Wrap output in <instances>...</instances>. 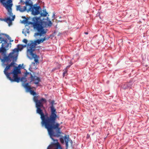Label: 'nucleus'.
Listing matches in <instances>:
<instances>
[{"instance_id": "nucleus-24", "label": "nucleus", "mask_w": 149, "mask_h": 149, "mask_svg": "<svg viewBox=\"0 0 149 149\" xmlns=\"http://www.w3.org/2000/svg\"><path fill=\"white\" fill-rule=\"evenodd\" d=\"M5 3L6 5L13 4L12 0H7L5 1Z\"/></svg>"}, {"instance_id": "nucleus-31", "label": "nucleus", "mask_w": 149, "mask_h": 149, "mask_svg": "<svg viewBox=\"0 0 149 149\" xmlns=\"http://www.w3.org/2000/svg\"><path fill=\"white\" fill-rule=\"evenodd\" d=\"M22 42H24V43H25V44H27V43L28 41H27V40L26 39H24L23 40Z\"/></svg>"}, {"instance_id": "nucleus-18", "label": "nucleus", "mask_w": 149, "mask_h": 149, "mask_svg": "<svg viewBox=\"0 0 149 149\" xmlns=\"http://www.w3.org/2000/svg\"><path fill=\"white\" fill-rule=\"evenodd\" d=\"M55 146L56 148L54 149H62V147L58 141L56 142V144Z\"/></svg>"}, {"instance_id": "nucleus-52", "label": "nucleus", "mask_w": 149, "mask_h": 149, "mask_svg": "<svg viewBox=\"0 0 149 149\" xmlns=\"http://www.w3.org/2000/svg\"><path fill=\"white\" fill-rule=\"evenodd\" d=\"M38 47H40V46H38Z\"/></svg>"}, {"instance_id": "nucleus-5", "label": "nucleus", "mask_w": 149, "mask_h": 149, "mask_svg": "<svg viewBox=\"0 0 149 149\" xmlns=\"http://www.w3.org/2000/svg\"><path fill=\"white\" fill-rule=\"evenodd\" d=\"M49 102L51 104V106L50 107V113L49 115L47 112H46L44 113L42 110V109H44L45 108L43 105V102L45 103L44 102H42L41 104L42 105L40 107V108L38 109V108L36 109V113L40 115V118L42 121L54 118H57V112L56 109L54 106V101L52 100L50 101V100H49Z\"/></svg>"}, {"instance_id": "nucleus-8", "label": "nucleus", "mask_w": 149, "mask_h": 149, "mask_svg": "<svg viewBox=\"0 0 149 149\" xmlns=\"http://www.w3.org/2000/svg\"><path fill=\"white\" fill-rule=\"evenodd\" d=\"M17 47L13 49L12 51L8 54L7 56L6 59L8 61H11L10 59L13 58L14 60H17L19 55V52L21 51L22 49V44H18L17 45Z\"/></svg>"}, {"instance_id": "nucleus-15", "label": "nucleus", "mask_w": 149, "mask_h": 149, "mask_svg": "<svg viewBox=\"0 0 149 149\" xmlns=\"http://www.w3.org/2000/svg\"><path fill=\"white\" fill-rule=\"evenodd\" d=\"M64 140L65 143L66 149H67L68 146V142L69 141V136L68 135H65L64 136Z\"/></svg>"}, {"instance_id": "nucleus-3", "label": "nucleus", "mask_w": 149, "mask_h": 149, "mask_svg": "<svg viewBox=\"0 0 149 149\" xmlns=\"http://www.w3.org/2000/svg\"><path fill=\"white\" fill-rule=\"evenodd\" d=\"M45 19H41L40 17H35L32 18V21L34 24L33 25L34 29L36 30L37 32L35 33L34 36H39L41 37L45 34L47 32V29L44 28L47 25L51 27L52 25L51 21L49 20L48 22L44 21Z\"/></svg>"}, {"instance_id": "nucleus-16", "label": "nucleus", "mask_w": 149, "mask_h": 149, "mask_svg": "<svg viewBox=\"0 0 149 149\" xmlns=\"http://www.w3.org/2000/svg\"><path fill=\"white\" fill-rule=\"evenodd\" d=\"M134 81L132 79H131L129 82H127L128 85V88H131L134 83Z\"/></svg>"}, {"instance_id": "nucleus-48", "label": "nucleus", "mask_w": 149, "mask_h": 149, "mask_svg": "<svg viewBox=\"0 0 149 149\" xmlns=\"http://www.w3.org/2000/svg\"><path fill=\"white\" fill-rule=\"evenodd\" d=\"M56 33V31H54V33H53V34H55Z\"/></svg>"}, {"instance_id": "nucleus-34", "label": "nucleus", "mask_w": 149, "mask_h": 149, "mask_svg": "<svg viewBox=\"0 0 149 149\" xmlns=\"http://www.w3.org/2000/svg\"><path fill=\"white\" fill-rule=\"evenodd\" d=\"M27 44H25V45H22V47L23 48V49L24 48V47H26V45H27Z\"/></svg>"}, {"instance_id": "nucleus-22", "label": "nucleus", "mask_w": 149, "mask_h": 149, "mask_svg": "<svg viewBox=\"0 0 149 149\" xmlns=\"http://www.w3.org/2000/svg\"><path fill=\"white\" fill-rule=\"evenodd\" d=\"M16 10L17 11L19 10L21 12H23L22 9L21 8V6L19 5L17 6Z\"/></svg>"}, {"instance_id": "nucleus-27", "label": "nucleus", "mask_w": 149, "mask_h": 149, "mask_svg": "<svg viewBox=\"0 0 149 149\" xmlns=\"http://www.w3.org/2000/svg\"><path fill=\"white\" fill-rule=\"evenodd\" d=\"M64 138L61 137L60 138V142L62 143H64Z\"/></svg>"}, {"instance_id": "nucleus-2", "label": "nucleus", "mask_w": 149, "mask_h": 149, "mask_svg": "<svg viewBox=\"0 0 149 149\" xmlns=\"http://www.w3.org/2000/svg\"><path fill=\"white\" fill-rule=\"evenodd\" d=\"M25 72H24L23 77H20L18 76L19 74H12L13 77L12 78L10 77V75L11 74L5 75L7 77V79H9L10 81L11 82H16L19 83L20 81L23 82L24 83L22 84H24V83L26 82L27 81V78L26 77L27 76L29 75L30 77L29 78H27L28 79H30L29 84H35L37 87L40 86V84L39 82L41 81L40 78L33 74H32L31 73L27 72V71L26 70Z\"/></svg>"}, {"instance_id": "nucleus-1", "label": "nucleus", "mask_w": 149, "mask_h": 149, "mask_svg": "<svg viewBox=\"0 0 149 149\" xmlns=\"http://www.w3.org/2000/svg\"><path fill=\"white\" fill-rule=\"evenodd\" d=\"M57 118H54L41 121L42 126H44L48 131L50 137L54 142L58 141L57 139H55L53 137H59L60 136L61 132L60 131V124L56 122Z\"/></svg>"}, {"instance_id": "nucleus-21", "label": "nucleus", "mask_w": 149, "mask_h": 149, "mask_svg": "<svg viewBox=\"0 0 149 149\" xmlns=\"http://www.w3.org/2000/svg\"><path fill=\"white\" fill-rule=\"evenodd\" d=\"M56 144V141L54 142H52V143L51 144L49 145L47 149H50L51 148H52L53 147V145H55Z\"/></svg>"}, {"instance_id": "nucleus-43", "label": "nucleus", "mask_w": 149, "mask_h": 149, "mask_svg": "<svg viewBox=\"0 0 149 149\" xmlns=\"http://www.w3.org/2000/svg\"><path fill=\"white\" fill-rule=\"evenodd\" d=\"M20 0V3H24V2L22 0Z\"/></svg>"}, {"instance_id": "nucleus-50", "label": "nucleus", "mask_w": 149, "mask_h": 149, "mask_svg": "<svg viewBox=\"0 0 149 149\" xmlns=\"http://www.w3.org/2000/svg\"><path fill=\"white\" fill-rule=\"evenodd\" d=\"M54 16H55V14L54 13L53 14V15L52 16V17H54Z\"/></svg>"}, {"instance_id": "nucleus-51", "label": "nucleus", "mask_w": 149, "mask_h": 149, "mask_svg": "<svg viewBox=\"0 0 149 149\" xmlns=\"http://www.w3.org/2000/svg\"><path fill=\"white\" fill-rule=\"evenodd\" d=\"M1 18H0V20L1 21Z\"/></svg>"}, {"instance_id": "nucleus-26", "label": "nucleus", "mask_w": 149, "mask_h": 149, "mask_svg": "<svg viewBox=\"0 0 149 149\" xmlns=\"http://www.w3.org/2000/svg\"><path fill=\"white\" fill-rule=\"evenodd\" d=\"M6 0H0V3L4 6L6 4L5 3V1Z\"/></svg>"}, {"instance_id": "nucleus-12", "label": "nucleus", "mask_w": 149, "mask_h": 149, "mask_svg": "<svg viewBox=\"0 0 149 149\" xmlns=\"http://www.w3.org/2000/svg\"><path fill=\"white\" fill-rule=\"evenodd\" d=\"M24 4L26 5V6H29L30 7L27 10L28 12L29 11H31L32 12L31 9H32L33 7V6H36V4L33 6V3L31 0H26L25 2H24V3H22L23 5Z\"/></svg>"}, {"instance_id": "nucleus-33", "label": "nucleus", "mask_w": 149, "mask_h": 149, "mask_svg": "<svg viewBox=\"0 0 149 149\" xmlns=\"http://www.w3.org/2000/svg\"><path fill=\"white\" fill-rule=\"evenodd\" d=\"M96 17H99L100 18H101L100 17V13L98 12L97 13L96 15Z\"/></svg>"}, {"instance_id": "nucleus-38", "label": "nucleus", "mask_w": 149, "mask_h": 149, "mask_svg": "<svg viewBox=\"0 0 149 149\" xmlns=\"http://www.w3.org/2000/svg\"><path fill=\"white\" fill-rule=\"evenodd\" d=\"M90 135L88 134H87V137H86L87 139H88L90 138Z\"/></svg>"}, {"instance_id": "nucleus-36", "label": "nucleus", "mask_w": 149, "mask_h": 149, "mask_svg": "<svg viewBox=\"0 0 149 149\" xmlns=\"http://www.w3.org/2000/svg\"><path fill=\"white\" fill-rule=\"evenodd\" d=\"M69 141L70 142V143H71V145H72V143H73L71 139H69Z\"/></svg>"}, {"instance_id": "nucleus-47", "label": "nucleus", "mask_w": 149, "mask_h": 149, "mask_svg": "<svg viewBox=\"0 0 149 149\" xmlns=\"http://www.w3.org/2000/svg\"><path fill=\"white\" fill-rule=\"evenodd\" d=\"M46 19L48 21L49 20V18L48 17H47V19Z\"/></svg>"}, {"instance_id": "nucleus-11", "label": "nucleus", "mask_w": 149, "mask_h": 149, "mask_svg": "<svg viewBox=\"0 0 149 149\" xmlns=\"http://www.w3.org/2000/svg\"><path fill=\"white\" fill-rule=\"evenodd\" d=\"M12 18H11L10 17H5L4 19L1 18V21H3L7 23L9 26L12 24V21H13L15 18V15H14L12 16Z\"/></svg>"}, {"instance_id": "nucleus-19", "label": "nucleus", "mask_w": 149, "mask_h": 149, "mask_svg": "<svg viewBox=\"0 0 149 149\" xmlns=\"http://www.w3.org/2000/svg\"><path fill=\"white\" fill-rule=\"evenodd\" d=\"M128 85L127 83L123 84L121 86V88L125 90L128 89Z\"/></svg>"}, {"instance_id": "nucleus-46", "label": "nucleus", "mask_w": 149, "mask_h": 149, "mask_svg": "<svg viewBox=\"0 0 149 149\" xmlns=\"http://www.w3.org/2000/svg\"><path fill=\"white\" fill-rule=\"evenodd\" d=\"M13 40H11V39L9 40L10 42H13Z\"/></svg>"}, {"instance_id": "nucleus-9", "label": "nucleus", "mask_w": 149, "mask_h": 149, "mask_svg": "<svg viewBox=\"0 0 149 149\" xmlns=\"http://www.w3.org/2000/svg\"><path fill=\"white\" fill-rule=\"evenodd\" d=\"M31 10L32 15H36L40 14V17H46L48 14V13L46 11L45 9H43V10L44 13H42L41 8L40 6L36 5V6H33L31 9Z\"/></svg>"}, {"instance_id": "nucleus-29", "label": "nucleus", "mask_w": 149, "mask_h": 149, "mask_svg": "<svg viewBox=\"0 0 149 149\" xmlns=\"http://www.w3.org/2000/svg\"><path fill=\"white\" fill-rule=\"evenodd\" d=\"M26 6H26H24V8L23 9H22V12H24V11H26L27 10L26 9V6Z\"/></svg>"}, {"instance_id": "nucleus-13", "label": "nucleus", "mask_w": 149, "mask_h": 149, "mask_svg": "<svg viewBox=\"0 0 149 149\" xmlns=\"http://www.w3.org/2000/svg\"><path fill=\"white\" fill-rule=\"evenodd\" d=\"M13 4L5 5L3 6L8 11L10 16H12L13 13H12V7Z\"/></svg>"}, {"instance_id": "nucleus-25", "label": "nucleus", "mask_w": 149, "mask_h": 149, "mask_svg": "<svg viewBox=\"0 0 149 149\" xmlns=\"http://www.w3.org/2000/svg\"><path fill=\"white\" fill-rule=\"evenodd\" d=\"M3 35L4 36L6 37L7 39L10 40L11 39V38L9 36L6 34L5 33H2L1 34Z\"/></svg>"}, {"instance_id": "nucleus-20", "label": "nucleus", "mask_w": 149, "mask_h": 149, "mask_svg": "<svg viewBox=\"0 0 149 149\" xmlns=\"http://www.w3.org/2000/svg\"><path fill=\"white\" fill-rule=\"evenodd\" d=\"M34 42L37 45L43 42L42 39H38L36 40Z\"/></svg>"}, {"instance_id": "nucleus-42", "label": "nucleus", "mask_w": 149, "mask_h": 149, "mask_svg": "<svg viewBox=\"0 0 149 149\" xmlns=\"http://www.w3.org/2000/svg\"><path fill=\"white\" fill-rule=\"evenodd\" d=\"M70 65H71V66L73 64V63L72 61H70L69 62Z\"/></svg>"}, {"instance_id": "nucleus-4", "label": "nucleus", "mask_w": 149, "mask_h": 149, "mask_svg": "<svg viewBox=\"0 0 149 149\" xmlns=\"http://www.w3.org/2000/svg\"><path fill=\"white\" fill-rule=\"evenodd\" d=\"M10 61H8L4 59L1 61L2 62V65L3 67L6 66L3 71L5 75L11 74H21V69H23L22 67L23 64H20L18 66H15V62L17 60H14L13 58L10 59Z\"/></svg>"}, {"instance_id": "nucleus-44", "label": "nucleus", "mask_w": 149, "mask_h": 149, "mask_svg": "<svg viewBox=\"0 0 149 149\" xmlns=\"http://www.w3.org/2000/svg\"><path fill=\"white\" fill-rule=\"evenodd\" d=\"M26 17L25 16H22V18L24 19H25V18H26Z\"/></svg>"}, {"instance_id": "nucleus-39", "label": "nucleus", "mask_w": 149, "mask_h": 149, "mask_svg": "<svg viewBox=\"0 0 149 149\" xmlns=\"http://www.w3.org/2000/svg\"><path fill=\"white\" fill-rule=\"evenodd\" d=\"M29 19V18L26 17V18H25V19H24L26 20V22L27 21H28Z\"/></svg>"}, {"instance_id": "nucleus-41", "label": "nucleus", "mask_w": 149, "mask_h": 149, "mask_svg": "<svg viewBox=\"0 0 149 149\" xmlns=\"http://www.w3.org/2000/svg\"><path fill=\"white\" fill-rule=\"evenodd\" d=\"M26 31V32H27V33H29V29H27Z\"/></svg>"}, {"instance_id": "nucleus-32", "label": "nucleus", "mask_w": 149, "mask_h": 149, "mask_svg": "<svg viewBox=\"0 0 149 149\" xmlns=\"http://www.w3.org/2000/svg\"><path fill=\"white\" fill-rule=\"evenodd\" d=\"M29 70L31 72H32L33 73V74H35V75H35V74H36V73L34 72H33V71L32 70H31V67H30Z\"/></svg>"}, {"instance_id": "nucleus-35", "label": "nucleus", "mask_w": 149, "mask_h": 149, "mask_svg": "<svg viewBox=\"0 0 149 149\" xmlns=\"http://www.w3.org/2000/svg\"><path fill=\"white\" fill-rule=\"evenodd\" d=\"M22 23H24V24H26V20H25L24 19L23 20V21L22 22Z\"/></svg>"}, {"instance_id": "nucleus-40", "label": "nucleus", "mask_w": 149, "mask_h": 149, "mask_svg": "<svg viewBox=\"0 0 149 149\" xmlns=\"http://www.w3.org/2000/svg\"><path fill=\"white\" fill-rule=\"evenodd\" d=\"M70 66L71 65H68L65 68H66V69H67V68H69L70 67Z\"/></svg>"}, {"instance_id": "nucleus-7", "label": "nucleus", "mask_w": 149, "mask_h": 149, "mask_svg": "<svg viewBox=\"0 0 149 149\" xmlns=\"http://www.w3.org/2000/svg\"><path fill=\"white\" fill-rule=\"evenodd\" d=\"M2 33H0V43L2 44L0 47V61L4 59H6L8 55L7 52L9 49L8 40L3 37Z\"/></svg>"}, {"instance_id": "nucleus-17", "label": "nucleus", "mask_w": 149, "mask_h": 149, "mask_svg": "<svg viewBox=\"0 0 149 149\" xmlns=\"http://www.w3.org/2000/svg\"><path fill=\"white\" fill-rule=\"evenodd\" d=\"M31 57L32 58H32H34V61L35 63H39L38 60V58H39V56L36 55H35V56H31Z\"/></svg>"}, {"instance_id": "nucleus-30", "label": "nucleus", "mask_w": 149, "mask_h": 149, "mask_svg": "<svg viewBox=\"0 0 149 149\" xmlns=\"http://www.w3.org/2000/svg\"><path fill=\"white\" fill-rule=\"evenodd\" d=\"M63 72L64 74H66V73H67V72H68V70H67V69H66V68H65L63 70Z\"/></svg>"}, {"instance_id": "nucleus-37", "label": "nucleus", "mask_w": 149, "mask_h": 149, "mask_svg": "<svg viewBox=\"0 0 149 149\" xmlns=\"http://www.w3.org/2000/svg\"><path fill=\"white\" fill-rule=\"evenodd\" d=\"M8 44H9V48H10V47H11V44L10 42L9 43L8 42Z\"/></svg>"}, {"instance_id": "nucleus-49", "label": "nucleus", "mask_w": 149, "mask_h": 149, "mask_svg": "<svg viewBox=\"0 0 149 149\" xmlns=\"http://www.w3.org/2000/svg\"><path fill=\"white\" fill-rule=\"evenodd\" d=\"M65 74H63V77H65Z\"/></svg>"}, {"instance_id": "nucleus-14", "label": "nucleus", "mask_w": 149, "mask_h": 149, "mask_svg": "<svg viewBox=\"0 0 149 149\" xmlns=\"http://www.w3.org/2000/svg\"><path fill=\"white\" fill-rule=\"evenodd\" d=\"M30 42L31 43H29L27 45V47H30L36 49V46L37 45L33 40H30Z\"/></svg>"}, {"instance_id": "nucleus-6", "label": "nucleus", "mask_w": 149, "mask_h": 149, "mask_svg": "<svg viewBox=\"0 0 149 149\" xmlns=\"http://www.w3.org/2000/svg\"><path fill=\"white\" fill-rule=\"evenodd\" d=\"M29 83H26L25 84H22V86L28 92H29L30 94L33 96V100L35 103L36 107L37 109L40 108L42 104V102H47V100L45 98H42L40 100H38L39 95H36V93L34 90H31L32 88H34V87H31V86L29 85Z\"/></svg>"}, {"instance_id": "nucleus-23", "label": "nucleus", "mask_w": 149, "mask_h": 149, "mask_svg": "<svg viewBox=\"0 0 149 149\" xmlns=\"http://www.w3.org/2000/svg\"><path fill=\"white\" fill-rule=\"evenodd\" d=\"M51 36V35H50L49 36H47L44 37L43 38H41L42 39V40L43 42V41H44L45 40H46L49 39L50 38V37Z\"/></svg>"}, {"instance_id": "nucleus-10", "label": "nucleus", "mask_w": 149, "mask_h": 149, "mask_svg": "<svg viewBox=\"0 0 149 149\" xmlns=\"http://www.w3.org/2000/svg\"><path fill=\"white\" fill-rule=\"evenodd\" d=\"M36 50V49H35L30 47H27V57L30 59H32V58H31V56H32L36 55V54L35 53H34L33 52Z\"/></svg>"}, {"instance_id": "nucleus-45", "label": "nucleus", "mask_w": 149, "mask_h": 149, "mask_svg": "<svg viewBox=\"0 0 149 149\" xmlns=\"http://www.w3.org/2000/svg\"><path fill=\"white\" fill-rule=\"evenodd\" d=\"M84 33L86 35H88V33L87 32H85Z\"/></svg>"}, {"instance_id": "nucleus-28", "label": "nucleus", "mask_w": 149, "mask_h": 149, "mask_svg": "<svg viewBox=\"0 0 149 149\" xmlns=\"http://www.w3.org/2000/svg\"><path fill=\"white\" fill-rule=\"evenodd\" d=\"M33 22H32L29 21H28L26 22V24H33V25L34 24V23L33 21Z\"/></svg>"}]
</instances>
